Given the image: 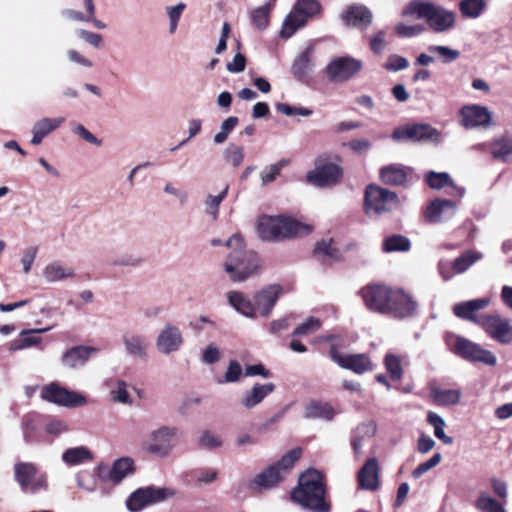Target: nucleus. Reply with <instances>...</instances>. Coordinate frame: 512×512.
I'll list each match as a JSON object with an SVG mask.
<instances>
[{
    "instance_id": "f257e3e1",
    "label": "nucleus",
    "mask_w": 512,
    "mask_h": 512,
    "mask_svg": "<svg viewBox=\"0 0 512 512\" xmlns=\"http://www.w3.org/2000/svg\"><path fill=\"white\" fill-rule=\"evenodd\" d=\"M360 295L372 312L404 318L416 310V303L408 294L384 285H368L360 290Z\"/></svg>"
},
{
    "instance_id": "f03ea898",
    "label": "nucleus",
    "mask_w": 512,
    "mask_h": 512,
    "mask_svg": "<svg viewBox=\"0 0 512 512\" xmlns=\"http://www.w3.org/2000/svg\"><path fill=\"white\" fill-rule=\"evenodd\" d=\"M225 246L230 250L223 264L224 271L232 282H244L257 273L261 260L257 253L246 249V243L240 233H235Z\"/></svg>"
},
{
    "instance_id": "7ed1b4c3",
    "label": "nucleus",
    "mask_w": 512,
    "mask_h": 512,
    "mask_svg": "<svg viewBox=\"0 0 512 512\" xmlns=\"http://www.w3.org/2000/svg\"><path fill=\"white\" fill-rule=\"evenodd\" d=\"M256 231L262 240L280 241L296 236L308 235L312 228L291 217L263 215L258 218Z\"/></svg>"
},
{
    "instance_id": "20e7f679",
    "label": "nucleus",
    "mask_w": 512,
    "mask_h": 512,
    "mask_svg": "<svg viewBox=\"0 0 512 512\" xmlns=\"http://www.w3.org/2000/svg\"><path fill=\"white\" fill-rule=\"evenodd\" d=\"M324 495L321 474L316 470H308L299 477V486L292 492V499L312 512H330V505Z\"/></svg>"
},
{
    "instance_id": "39448f33",
    "label": "nucleus",
    "mask_w": 512,
    "mask_h": 512,
    "mask_svg": "<svg viewBox=\"0 0 512 512\" xmlns=\"http://www.w3.org/2000/svg\"><path fill=\"white\" fill-rule=\"evenodd\" d=\"M301 454V448H294L288 451L278 462L257 474L251 482V487L259 489L275 487L290 474L295 463L300 459Z\"/></svg>"
},
{
    "instance_id": "423d86ee",
    "label": "nucleus",
    "mask_w": 512,
    "mask_h": 512,
    "mask_svg": "<svg viewBox=\"0 0 512 512\" xmlns=\"http://www.w3.org/2000/svg\"><path fill=\"white\" fill-rule=\"evenodd\" d=\"M402 14L425 19L429 26L437 32L445 31L448 28L446 11L430 2L414 0L405 7Z\"/></svg>"
},
{
    "instance_id": "0eeeda50",
    "label": "nucleus",
    "mask_w": 512,
    "mask_h": 512,
    "mask_svg": "<svg viewBox=\"0 0 512 512\" xmlns=\"http://www.w3.org/2000/svg\"><path fill=\"white\" fill-rule=\"evenodd\" d=\"M398 205L396 193L376 185H369L365 191L364 211L369 217H378L392 211Z\"/></svg>"
},
{
    "instance_id": "6e6552de",
    "label": "nucleus",
    "mask_w": 512,
    "mask_h": 512,
    "mask_svg": "<svg viewBox=\"0 0 512 512\" xmlns=\"http://www.w3.org/2000/svg\"><path fill=\"white\" fill-rule=\"evenodd\" d=\"M320 8V3L317 0H297L292 11L283 21L280 36L282 38L291 37L306 24L309 18L318 14Z\"/></svg>"
},
{
    "instance_id": "1a4fd4ad",
    "label": "nucleus",
    "mask_w": 512,
    "mask_h": 512,
    "mask_svg": "<svg viewBox=\"0 0 512 512\" xmlns=\"http://www.w3.org/2000/svg\"><path fill=\"white\" fill-rule=\"evenodd\" d=\"M343 176L341 167L326 155L315 160L314 169L307 173V181L317 187H331L340 182Z\"/></svg>"
},
{
    "instance_id": "9d476101",
    "label": "nucleus",
    "mask_w": 512,
    "mask_h": 512,
    "mask_svg": "<svg viewBox=\"0 0 512 512\" xmlns=\"http://www.w3.org/2000/svg\"><path fill=\"white\" fill-rule=\"evenodd\" d=\"M175 492L166 487L148 486L134 491L126 500L127 509L139 512L146 506L153 505L174 496Z\"/></svg>"
},
{
    "instance_id": "9b49d317",
    "label": "nucleus",
    "mask_w": 512,
    "mask_h": 512,
    "mask_svg": "<svg viewBox=\"0 0 512 512\" xmlns=\"http://www.w3.org/2000/svg\"><path fill=\"white\" fill-rule=\"evenodd\" d=\"M178 435L175 427L162 426L153 430L144 441V449L158 457H166L174 447V440Z\"/></svg>"
},
{
    "instance_id": "f8f14e48",
    "label": "nucleus",
    "mask_w": 512,
    "mask_h": 512,
    "mask_svg": "<svg viewBox=\"0 0 512 512\" xmlns=\"http://www.w3.org/2000/svg\"><path fill=\"white\" fill-rule=\"evenodd\" d=\"M454 352L467 361L481 362L488 366H494L497 363V358L491 351L462 336L455 337Z\"/></svg>"
},
{
    "instance_id": "ddd939ff",
    "label": "nucleus",
    "mask_w": 512,
    "mask_h": 512,
    "mask_svg": "<svg viewBox=\"0 0 512 512\" xmlns=\"http://www.w3.org/2000/svg\"><path fill=\"white\" fill-rule=\"evenodd\" d=\"M480 327L494 341L503 345L512 343V324L510 319L499 314H483Z\"/></svg>"
},
{
    "instance_id": "4468645a",
    "label": "nucleus",
    "mask_w": 512,
    "mask_h": 512,
    "mask_svg": "<svg viewBox=\"0 0 512 512\" xmlns=\"http://www.w3.org/2000/svg\"><path fill=\"white\" fill-rule=\"evenodd\" d=\"M41 397L48 402L65 407H80L87 403L84 395L67 390L57 383L45 385L41 390Z\"/></svg>"
},
{
    "instance_id": "2eb2a0df",
    "label": "nucleus",
    "mask_w": 512,
    "mask_h": 512,
    "mask_svg": "<svg viewBox=\"0 0 512 512\" xmlns=\"http://www.w3.org/2000/svg\"><path fill=\"white\" fill-rule=\"evenodd\" d=\"M362 69V62L350 56L337 57L326 67L328 78L333 82H346Z\"/></svg>"
},
{
    "instance_id": "dca6fc26",
    "label": "nucleus",
    "mask_w": 512,
    "mask_h": 512,
    "mask_svg": "<svg viewBox=\"0 0 512 512\" xmlns=\"http://www.w3.org/2000/svg\"><path fill=\"white\" fill-rule=\"evenodd\" d=\"M15 477L25 492L37 493L47 488L46 476L39 473L33 464H17L15 466Z\"/></svg>"
},
{
    "instance_id": "f3484780",
    "label": "nucleus",
    "mask_w": 512,
    "mask_h": 512,
    "mask_svg": "<svg viewBox=\"0 0 512 512\" xmlns=\"http://www.w3.org/2000/svg\"><path fill=\"white\" fill-rule=\"evenodd\" d=\"M392 138L394 141H414L427 142L438 141L437 131L429 125L414 124L398 127L393 131Z\"/></svg>"
},
{
    "instance_id": "a211bd4d",
    "label": "nucleus",
    "mask_w": 512,
    "mask_h": 512,
    "mask_svg": "<svg viewBox=\"0 0 512 512\" xmlns=\"http://www.w3.org/2000/svg\"><path fill=\"white\" fill-rule=\"evenodd\" d=\"M490 303L491 299L489 297L459 302L453 306V313L458 318L472 322L480 327L483 314H478V312L487 308Z\"/></svg>"
},
{
    "instance_id": "6ab92c4d",
    "label": "nucleus",
    "mask_w": 512,
    "mask_h": 512,
    "mask_svg": "<svg viewBox=\"0 0 512 512\" xmlns=\"http://www.w3.org/2000/svg\"><path fill=\"white\" fill-rule=\"evenodd\" d=\"M183 343L184 338L181 330L170 323L164 325L156 338V348L164 355L179 351Z\"/></svg>"
},
{
    "instance_id": "aec40b11",
    "label": "nucleus",
    "mask_w": 512,
    "mask_h": 512,
    "mask_svg": "<svg viewBox=\"0 0 512 512\" xmlns=\"http://www.w3.org/2000/svg\"><path fill=\"white\" fill-rule=\"evenodd\" d=\"M331 359L337 363L340 367L348 370H352L356 374H363L365 372L373 370V364L371 360L365 354H341L336 348L330 349Z\"/></svg>"
},
{
    "instance_id": "412c9836",
    "label": "nucleus",
    "mask_w": 512,
    "mask_h": 512,
    "mask_svg": "<svg viewBox=\"0 0 512 512\" xmlns=\"http://www.w3.org/2000/svg\"><path fill=\"white\" fill-rule=\"evenodd\" d=\"M122 344L126 356L139 361H146L148 359L149 342L145 335L126 332L122 335Z\"/></svg>"
},
{
    "instance_id": "4be33fe9",
    "label": "nucleus",
    "mask_w": 512,
    "mask_h": 512,
    "mask_svg": "<svg viewBox=\"0 0 512 512\" xmlns=\"http://www.w3.org/2000/svg\"><path fill=\"white\" fill-rule=\"evenodd\" d=\"M461 117L462 124L467 128H486L492 124V113L486 106H466L461 110Z\"/></svg>"
},
{
    "instance_id": "5701e85b",
    "label": "nucleus",
    "mask_w": 512,
    "mask_h": 512,
    "mask_svg": "<svg viewBox=\"0 0 512 512\" xmlns=\"http://www.w3.org/2000/svg\"><path fill=\"white\" fill-rule=\"evenodd\" d=\"M281 293V286L276 284L269 285L255 293L253 297V303L254 307L256 308V313L258 312L265 318L269 317Z\"/></svg>"
},
{
    "instance_id": "b1692460",
    "label": "nucleus",
    "mask_w": 512,
    "mask_h": 512,
    "mask_svg": "<svg viewBox=\"0 0 512 512\" xmlns=\"http://www.w3.org/2000/svg\"><path fill=\"white\" fill-rule=\"evenodd\" d=\"M51 330V327L40 329H25L22 330L18 337L11 341L9 345L10 351H19L31 347H37L41 344L42 338L38 336L40 333H45Z\"/></svg>"
},
{
    "instance_id": "393cba45",
    "label": "nucleus",
    "mask_w": 512,
    "mask_h": 512,
    "mask_svg": "<svg viewBox=\"0 0 512 512\" xmlns=\"http://www.w3.org/2000/svg\"><path fill=\"white\" fill-rule=\"evenodd\" d=\"M42 276L47 283H57L74 278L75 272L68 265L59 261H52L43 268Z\"/></svg>"
},
{
    "instance_id": "a878e982",
    "label": "nucleus",
    "mask_w": 512,
    "mask_h": 512,
    "mask_svg": "<svg viewBox=\"0 0 512 512\" xmlns=\"http://www.w3.org/2000/svg\"><path fill=\"white\" fill-rule=\"evenodd\" d=\"M65 121V118H42L36 121L32 128V139L31 143L33 145H39L42 143L43 139L52 133L54 130L59 128L62 123Z\"/></svg>"
},
{
    "instance_id": "bb28decb",
    "label": "nucleus",
    "mask_w": 512,
    "mask_h": 512,
    "mask_svg": "<svg viewBox=\"0 0 512 512\" xmlns=\"http://www.w3.org/2000/svg\"><path fill=\"white\" fill-rule=\"evenodd\" d=\"M98 350L93 347L76 346L69 349L62 357V363L68 368H78L83 366L92 354Z\"/></svg>"
},
{
    "instance_id": "cd10ccee",
    "label": "nucleus",
    "mask_w": 512,
    "mask_h": 512,
    "mask_svg": "<svg viewBox=\"0 0 512 512\" xmlns=\"http://www.w3.org/2000/svg\"><path fill=\"white\" fill-rule=\"evenodd\" d=\"M274 389L275 385L273 383H257L243 395L241 405L246 409H252L260 404Z\"/></svg>"
},
{
    "instance_id": "c85d7f7f",
    "label": "nucleus",
    "mask_w": 512,
    "mask_h": 512,
    "mask_svg": "<svg viewBox=\"0 0 512 512\" xmlns=\"http://www.w3.org/2000/svg\"><path fill=\"white\" fill-rule=\"evenodd\" d=\"M359 485L363 489L374 490L379 485V467L375 458L367 460L358 474Z\"/></svg>"
},
{
    "instance_id": "c756f323",
    "label": "nucleus",
    "mask_w": 512,
    "mask_h": 512,
    "mask_svg": "<svg viewBox=\"0 0 512 512\" xmlns=\"http://www.w3.org/2000/svg\"><path fill=\"white\" fill-rule=\"evenodd\" d=\"M342 19L347 26L367 27L371 24L372 14L364 6L353 5L342 14Z\"/></svg>"
},
{
    "instance_id": "7c9ffc66",
    "label": "nucleus",
    "mask_w": 512,
    "mask_h": 512,
    "mask_svg": "<svg viewBox=\"0 0 512 512\" xmlns=\"http://www.w3.org/2000/svg\"><path fill=\"white\" fill-rule=\"evenodd\" d=\"M227 300L229 305L239 314L250 319L256 318L254 303L244 293L240 291H230L227 293Z\"/></svg>"
},
{
    "instance_id": "2f4dec72",
    "label": "nucleus",
    "mask_w": 512,
    "mask_h": 512,
    "mask_svg": "<svg viewBox=\"0 0 512 512\" xmlns=\"http://www.w3.org/2000/svg\"><path fill=\"white\" fill-rule=\"evenodd\" d=\"M409 170L401 164H390L380 170V177L386 184L402 185L407 180Z\"/></svg>"
},
{
    "instance_id": "473e14b6",
    "label": "nucleus",
    "mask_w": 512,
    "mask_h": 512,
    "mask_svg": "<svg viewBox=\"0 0 512 512\" xmlns=\"http://www.w3.org/2000/svg\"><path fill=\"white\" fill-rule=\"evenodd\" d=\"M448 208V201L435 198L423 209L422 214L429 223L436 224L442 221L443 215Z\"/></svg>"
},
{
    "instance_id": "72a5a7b5",
    "label": "nucleus",
    "mask_w": 512,
    "mask_h": 512,
    "mask_svg": "<svg viewBox=\"0 0 512 512\" xmlns=\"http://www.w3.org/2000/svg\"><path fill=\"white\" fill-rule=\"evenodd\" d=\"M61 16L67 21L71 22L92 23L95 28L100 30L105 29L107 27V25L103 21L97 19L96 16L88 15V13L85 10L82 12L79 10L68 8L61 11Z\"/></svg>"
},
{
    "instance_id": "f704fd0d",
    "label": "nucleus",
    "mask_w": 512,
    "mask_h": 512,
    "mask_svg": "<svg viewBox=\"0 0 512 512\" xmlns=\"http://www.w3.org/2000/svg\"><path fill=\"white\" fill-rule=\"evenodd\" d=\"M493 158L507 162L512 158V137L502 136L491 143Z\"/></svg>"
},
{
    "instance_id": "c9c22d12",
    "label": "nucleus",
    "mask_w": 512,
    "mask_h": 512,
    "mask_svg": "<svg viewBox=\"0 0 512 512\" xmlns=\"http://www.w3.org/2000/svg\"><path fill=\"white\" fill-rule=\"evenodd\" d=\"M132 472L133 461L130 458H121L113 463L109 471L108 479L113 483L118 484Z\"/></svg>"
},
{
    "instance_id": "e433bc0d",
    "label": "nucleus",
    "mask_w": 512,
    "mask_h": 512,
    "mask_svg": "<svg viewBox=\"0 0 512 512\" xmlns=\"http://www.w3.org/2000/svg\"><path fill=\"white\" fill-rule=\"evenodd\" d=\"M335 416L334 409L328 403L311 402L305 408V417L308 419L331 420Z\"/></svg>"
},
{
    "instance_id": "4c0bfd02",
    "label": "nucleus",
    "mask_w": 512,
    "mask_h": 512,
    "mask_svg": "<svg viewBox=\"0 0 512 512\" xmlns=\"http://www.w3.org/2000/svg\"><path fill=\"white\" fill-rule=\"evenodd\" d=\"M91 459V452L84 446L67 449L62 454V460L70 466L79 465Z\"/></svg>"
},
{
    "instance_id": "58836bf2",
    "label": "nucleus",
    "mask_w": 512,
    "mask_h": 512,
    "mask_svg": "<svg viewBox=\"0 0 512 512\" xmlns=\"http://www.w3.org/2000/svg\"><path fill=\"white\" fill-rule=\"evenodd\" d=\"M375 433L376 425L373 422H365L357 427L355 437L352 440V447L355 454L361 452L364 439L371 438Z\"/></svg>"
},
{
    "instance_id": "ea45409f",
    "label": "nucleus",
    "mask_w": 512,
    "mask_h": 512,
    "mask_svg": "<svg viewBox=\"0 0 512 512\" xmlns=\"http://www.w3.org/2000/svg\"><path fill=\"white\" fill-rule=\"evenodd\" d=\"M314 252L318 257H321L324 262H334L341 258L340 251L334 246L331 240L318 242Z\"/></svg>"
},
{
    "instance_id": "a19ab883",
    "label": "nucleus",
    "mask_w": 512,
    "mask_h": 512,
    "mask_svg": "<svg viewBox=\"0 0 512 512\" xmlns=\"http://www.w3.org/2000/svg\"><path fill=\"white\" fill-rule=\"evenodd\" d=\"M312 53L313 47L309 46L299 57L294 61L292 70L297 78L304 77L312 67Z\"/></svg>"
},
{
    "instance_id": "79ce46f5",
    "label": "nucleus",
    "mask_w": 512,
    "mask_h": 512,
    "mask_svg": "<svg viewBox=\"0 0 512 512\" xmlns=\"http://www.w3.org/2000/svg\"><path fill=\"white\" fill-rule=\"evenodd\" d=\"M128 383L123 380H117L110 390L111 400L115 403L131 406L133 399L128 391Z\"/></svg>"
},
{
    "instance_id": "37998d69",
    "label": "nucleus",
    "mask_w": 512,
    "mask_h": 512,
    "mask_svg": "<svg viewBox=\"0 0 512 512\" xmlns=\"http://www.w3.org/2000/svg\"><path fill=\"white\" fill-rule=\"evenodd\" d=\"M482 258V254L472 250H467L461 256L456 258L452 264V270L459 274L465 272L470 266Z\"/></svg>"
},
{
    "instance_id": "c03bdc74",
    "label": "nucleus",
    "mask_w": 512,
    "mask_h": 512,
    "mask_svg": "<svg viewBox=\"0 0 512 512\" xmlns=\"http://www.w3.org/2000/svg\"><path fill=\"white\" fill-rule=\"evenodd\" d=\"M459 8L464 17L475 19L485 10L486 2L485 0H462Z\"/></svg>"
},
{
    "instance_id": "a18cd8bd",
    "label": "nucleus",
    "mask_w": 512,
    "mask_h": 512,
    "mask_svg": "<svg viewBox=\"0 0 512 512\" xmlns=\"http://www.w3.org/2000/svg\"><path fill=\"white\" fill-rule=\"evenodd\" d=\"M228 193V186H226L222 192L218 195H208L204 200L205 213L209 215L213 220H216L219 216V206L225 199Z\"/></svg>"
},
{
    "instance_id": "49530a36",
    "label": "nucleus",
    "mask_w": 512,
    "mask_h": 512,
    "mask_svg": "<svg viewBox=\"0 0 512 512\" xmlns=\"http://www.w3.org/2000/svg\"><path fill=\"white\" fill-rule=\"evenodd\" d=\"M410 249V241L401 235H393L387 237L383 242V250L385 252H404Z\"/></svg>"
},
{
    "instance_id": "de8ad7c7",
    "label": "nucleus",
    "mask_w": 512,
    "mask_h": 512,
    "mask_svg": "<svg viewBox=\"0 0 512 512\" xmlns=\"http://www.w3.org/2000/svg\"><path fill=\"white\" fill-rule=\"evenodd\" d=\"M186 9V4L183 2H179L175 5L167 6L165 8L166 15L169 20V33L174 34L178 28L180 19L184 10Z\"/></svg>"
},
{
    "instance_id": "09e8293b",
    "label": "nucleus",
    "mask_w": 512,
    "mask_h": 512,
    "mask_svg": "<svg viewBox=\"0 0 512 512\" xmlns=\"http://www.w3.org/2000/svg\"><path fill=\"white\" fill-rule=\"evenodd\" d=\"M198 444L203 449L214 450L223 445V440L220 435L210 430H205L199 436Z\"/></svg>"
},
{
    "instance_id": "8fccbe9b",
    "label": "nucleus",
    "mask_w": 512,
    "mask_h": 512,
    "mask_svg": "<svg viewBox=\"0 0 512 512\" xmlns=\"http://www.w3.org/2000/svg\"><path fill=\"white\" fill-rule=\"evenodd\" d=\"M475 507L481 512H506L502 504L487 494H481L478 497Z\"/></svg>"
},
{
    "instance_id": "3c124183",
    "label": "nucleus",
    "mask_w": 512,
    "mask_h": 512,
    "mask_svg": "<svg viewBox=\"0 0 512 512\" xmlns=\"http://www.w3.org/2000/svg\"><path fill=\"white\" fill-rule=\"evenodd\" d=\"M224 159L233 167H238L244 160V148L235 144H230L223 152Z\"/></svg>"
},
{
    "instance_id": "603ef678",
    "label": "nucleus",
    "mask_w": 512,
    "mask_h": 512,
    "mask_svg": "<svg viewBox=\"0 0 512 512\" xmlns=\"http://www.w3.org/2000/svg\"><path fill=\"white\" fill-rule=\"evenodd\" d=\"M286 164V160H281L278 163L266 166L260 173L262 185L265 186L275 181Z\"/></svg>"
},
{
    "instance_id": "864d4df0",
    "label": "nucleus",
    "mask_w": 512,
    "mask_h": 512,
    "mask_svg": "<svg viewBox=\"0 0 512 512\" xmlns=\"http://www.w3.org/2000/svg\"><path fill=\"white\" fill-rule=\"evenodd\" d=\"M238 122L239 120L235 116H230L225 119L221 124L220 131L214 136V142L216 144L224 143L227 140L229 134L237 126Z\"/></svg>"
},
{
    "instance_id": "5fc2aeb1",
    "label": "nucleus",
    "mask_w": 512,
    "mask_h": 512,
    "mask_svg": "<svg viewBox=\"0 0 512 512\" xmlns=\"http://www.w3.org/2000/svg\"><path fill=\"white\" fill-rule=\"evenodd\" d=\"M242 366L236 360H230L228 363V367L226 372L224 373V378L222 380H218L219 384L223 383H235L238 382L242 377Z\"/></svg>"
},
{
    "instance_id": "6e6d98bb",
    "label": "nucleus",
    "mask_w": 512,
    "mask_h": 512,
    "mask_svg": "<svg viewBox=\"0 0 512 512\" xmlns=\"http://www.w3.org/2000/svg\"><path fill=\"white\" fill-rule=\"evenodd\" d=\"M271 8L272 4H266L252 11V21L259 29H265L268 26L269 13Z\"/></svg>"
},
{
    "instance_id": "4d7b16f0",
    "label": "nucleus",
    "mask_w": 512,
    "mask_h": 512,
    "mask_svg": "<svg viewBox=\"0 0 512 512\" xmlns=\"http://www.w3.org/2000/svg\"><path fill=\"white\" fill-rule=\"evenodd\" d=\"M218 471L214 468H201L195 472V481L198 485H209L217 480Z\"/></svg>"
},
{
    "instance_id": "13d9d810",
    "label": "nucleus",
    "mask_w": 512,
    "mask_h": 512,
    "mask_svg": "<svg viewBox=\"0 0 512 512\" xmlns=\"http://www.w3.org/2000/svg\"><path fill=\"white\" fill-rule=\"evenodd\" d=\"M321 326L320 320L310 317L300 324L293 332L295 336H306L315 333Z\"/></svg>"
},
{
    "instance_id": "bf43d9fd",
    "label": "nucleus",
    "mask_w": 512,
    "mask_h": 512,
    "mask_svg": "<svg viewBox=\"0 0 512 512\" xmlns=\"http://www.w3.org/2000/svg\"><path fill=\"white\" fill-rule=\"evenodd\" d=\"M428 423L434 428V434L437 438L448 442L444 433L445 421L444 419L434 412H429L427 417Z\"/></svg>"
},
{
    "instance_id": "052dcab7",
    "label": "nucleus",
    "mask_w": 512,
    "mask_h": 512,
    "mask_svg": "<svg viewBox=\"0 0 512 512\" xmlns=\"http://www.w3.org/2000/svg\"><path fill=\"white\" fill-rule=\"evenodd\" d=\"M276 109L278 112L286 115V116H294L299 115L303 117H310L313 114V111L306 107H293L286 103H278L276 105Z\"/></svg>"
},
{
    "instance_id": "680f3d73",
    "label": "nucleus",
    "mask_w": 512,
    "mask_h": 512,
    "mask_svg": "<svg viewBox=\"0 0 512 512\" xmlns=\"http://www.w3.org/2000/svg\"><path fill=\"white\" fill-rule=\"evenodd\" d=\"M425 181L432 189H441L448 185V174L430 171L425 175Z\"/></svg>"
},
{
    "instance_id": "e2e57ef3",
    "label": "nucleus",
    "mask_w": 512,
    "mask_h": 512,
    "mask_svg": "<svg viewBox=\"0 0 512 512\" xmlns=\"http://www.w3.org/2000/svg\"><path fill=\"white\" fill-rule=\"evenodd\" d=\"M442 459L440 453H435L429 460L419 464L412 472V476L415 479L420 478L423 474L437 466Z\"/></svg>"
},
{
    "instance_id": "0e129e2a",
    "label": "nucleus",
    "mask_w": 512,
    "mask_h": 512,
    "mask_svg": "<svg viewBox=\"0 0 512 512\" xmlns=\"http://www.w3.org/2000/svg\"><path fill=\"white\" fill-rule=\"evenodd\" d=\"M385 366L393 380H399L401 378L402 368L398 357L395 355H387L385 357Z\"/></svg>"
},
{
    "instance_id": "69168bd1",
    "label": "nucleus",
    "mask_w": 512,
    "mask_h": 512,
    "mask_svg": "<svg viewBox=\"0 0 512 512\" xmlns=\"http://www.w3.org/2000/svg\"><path fill=\"white\" fill-rule=\"evenodd\" d=\"M75 34L79 39L85 41L96 49H99L102 46V36L100 34L85 29H77Z\"/></svg>"
},
{
    "instance_id": "338daca9",
    "label": "nucleus",
    "mask_w": 512,
    "mask_h": 512,
    "mask_svg": "<svg viewBox=\"0 0 512 512\" xmlns=\"http://www.w3.org/2000/svg\"><path fill=\"white\" fill-rule=\"evenodd\" d=\"M38 248L36 246L27 247L21 257V264L23 267V272L25 274L30 273L32 265L37 257Z\"/></svg>"
},
{
    "instance_id": "774afa93",
    "label": "nucleus",
    "mask_w": 512,
    "mask_h": 512,
    "mask_svg": "<svg viewBox=\"0 0 512 512\" xmlns=\"http://www.w3.org/2000/svg\"><path fill=\"white\" fill-rule=\"evenodd\" d=\"M386 44V33L384 30H379L370 39V48L375 54H381Z\"/></svg>"
}]
</instances>
